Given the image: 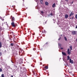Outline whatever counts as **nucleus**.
I'll list each match as a JSON object with an SVG mask.
<instances>
[{"label": "nucleus", "instance_id": "obj_22", "mask_svg": "<svg viewBox=\"0 0 77 77\" xmlns=\"http://www.w3.org/2000/svg\"><path fill=\"white\" fill-rule=\"evenodd\" d=\"M75 18H76V19H77V14H76L75 16Z\"/></svg>", "mask_w": 77, "mask_h": 77}, {"label": "nucleus", "instance_id": "obj_25", "mask_svg": "<svg viewBox=\"0 0 77 77\" xmlns=\"http://www.w3.org/2000/svg\"><path fill=\"white\" fill-rule=\"evenodd\" d=\"M66 2H68V0H65Z\"/></svg>", "mask_w": 77, "mask_h": 77}, {"label": "nucleus", "instance_id": "obj_13", "mask_svg": "<svg viewBox=\"0 0 77 77\" xmlns=\"http://www.w3.org/2000/svg\"><path fill=\"white\" fill-rule=\"evenodd\" d=\"M67 60H69V56H67Z\"/></svg>", "mask_w": 77, "mask_h": 77}, {"label": "nucleus", "instance_id": "obj_34", "mask_svg": "<svg viewBox=\"0 0 77 77\" xmlns=\"http://www.w3.org/2000/svg\"><path fill=\"white\" fill-rule=\"evenodd\" d=\"M33 50H34V49H33Z\"/></svg>", "mask_w": 77, "mask_h": 77}, {"label": "nucleus", "instance_id": "obj_2", "mask_svg": "<svg viewBox=\"0 0 77 77\" xmlns=\"http://www.w3.org/2000/svg\"><path fill=\"white\" fill-rule=\"evenodd\" d=\"M11 21L12 22H14L15 21V17H12V16H11Z\"/></svg>", "mask_w": 77, "mask_h": 77}, {"label": "nucleus", "instance_id": "obj_26", "mask_svg": "<svg viewBox=\"0 0 77 77\" xmlns=\"http://www.w3.org/2000/svg\"><path fill=\"white\" fill-rule=\"evenodd\" d=\"M73 18H74V16H73L72 18V19H73Z\"/></svg>", "mask_w": 77, "mask_h": 77}, {"label": "nucleus", "instance_id": "obj_24", "mask_svg": "<svg viewBox=\"0 0 77 77\" xmlns=\"http://www.w3.org/2000/svg\"><path fill=\"white\" fill-rule=\"evenodd\" d=\"M59 46H61V44H59Z\"/></svg>", "mask_w": 77, "mask_h": 77}, {"label": "nucleus", "instance_id": "obj_12", "mask_svg": "<svg viewBox=\"0 0 77 77\" xmlns=\"http://www.w3.org/2000/svg\"><path fill=\"white\" fill-rule=\"evenodd\" d=\"M48 68V66H46L45 67V69H47Z\"/></svg>", "mask_w": 77, "mask_h": 77}, {"label": "nucleus", "instance_id": "obj_8", "mask_svg": "<svg viewBox=\"0 0 77 77\" xmlns=\"http://www.w3.org/2000/svg\"><path fill=\"white\" fill-rule=\"evenodd\" d=\"M62 54L64 56H66V53H65L63 52H62Z\"/></svg>", "mask_w": 77, "mask_h": 77}, {"label": "nucleus", "instance_id": "obj_7", "mask_svg": "<svg viewBox=\"0 0 77 77\" xmlns=\"http://www.w3.org/2000/svg\"><path fill=\"white\" fill-rule=\"evenodd\" d=\"M68 15L66 14H65V18H66V19L68 18Z\"/></svg>", "mask_w": 77, "mask_h": 77}, {"label": "nucleus", "instance_id": "obj_10", "mask_svg": "<svg viewBox=\"0 0 77 77\" xmlns=\"http://www.w3.org/2000/svg\"><path fill=\"white\" fill-rule=\"evenodd\" d=\"M55 5L56 4H55V3H54L52 5V8H54V7H55Z\"/></svg>", "mask_w": 77, "mask_h": 77}, {"label": "nucleus", "instance_id": "obj_21", "mask_svg": "<svg viewBox=\"0 0 77 77\" xmlns=\"http://www.w3.org/2000/svg\"><path fill=\"white\" fill-rule=\"evenodd\" d=\"M49 15H51V16H53V13H51L50 14H49Z\"/></svg>", "mask_w": 77, "mask_h": 77}, {"label": "nucleus", "instance_id": "obj_1", "mask_svg": "<svg viewBox=\"0 0 77 77\" xmlns=\"http://www.w3.org/2000/svg\"><path fill=\"white\" fill-rule=\"evenodd\" d=\"M11 26L13 27H16L17 26H18V25L17 24H15L14 22H12L11 23Z\"/></svg>", "mask_w": 77, "mask_h": 77}, {"label": "nucleus", "instance_id": "obj_30", "mask_svg": "<svg viewBox=\"0 0 77 77\" xmlns=\"http://www.w3.org/2000/svg\"><path fill=\"white\" fill-rule=\"evenodd\" d=\"M60 36H62V34H61Z\"/></svg>", "mask_w": 77, "mask_h": 77}, {"label": "nucleus", "instance_id": "obj_15", "mask_svg": "<svg viewBox=\"0 0 77 77\" xmlns=\"http://www.w3.org/2000/svg\"><path fill=\"white\" fill-rule=\"evenodd\" d=\"M2 47V42H0V48Z\"/></svg>", "mask_w": 77, "mask_h": 77}, {"label": "nucleus", "instance_id": "obj_32", "mask_svg": "<svg viewBox=\"0 0 77 77\" xmlns=\"http://www.w3.org/2000/svg\"><path fill=\"white\" fill-rule=\"evenodd\" d=\"M61 49H63V48H61Z\"/></svg>", "mask_w": 77, "mask_h": 77}, {"label": "nucleus", "instance_id": "obj_37", "mask_svg": "<svg viewBox=\"0 0 77 77\" xmlns=\"http://www.w3.org/2000/svg\"><path fill=\"white\" fill-rule=\"evenodd\" d=\"M7 25L8 26V24H7Z\"/></svg>", "mask_w": 77, "mask_h": 77}, {"label": "nucleus", "instance_id": "obj_31", "mask_svg": "<svg viewBox=\"0 0 77 77\" xmlns=\"http://www.w3.org/2000/svg\"><path fill=\"white\" fill-rule=\"evenodd\" d=\"M48 44V42H46V44Z\"/></svg>", "mask_w": 77, "mask_h": 77}, {"label": "nucleus", "instance_id": "obj_6", "mask_svg": "<svg viewBox=\"0 0 77 77\" xmlns=\"http://www.w3.org/2000/svg\"><path fill=\"white\" fill-rule=\"evenodd\" d=\"M70 63H73L74 62L73 60H71V59H70Z\"/></svg>", "mask_w": 77, "mask_h": 77}, {"label": "nucleus", "instance_id": "obj_14", "mask_svg": "<svg viewBox=\"0 0 77 77\" xmlns=\"http://www.w3.org/2000/svg\"><path fill=\"white\" fill-rule=\"evenodd\" d=\"M69 48L70 49V51H71L72 50V46H71L69 47Z\"/></svg>", "mask_w": 77, "mask_h": 77}, {"label": "nucleus", "instance_id": "obj_35", "mask_svg": "<svg viewBox=\"0 0 77 77\" xmlns=\"http://www.w3.org/2000/svg\"><path fill=\"white\" fill-rule=\"evenodd\" d=\"M70 19H71V18H70Z\"/></svg>", "mask_w": 77, "mask_h": 77}, {"label": "nucleus", "instance_id": "obj_38", "mask_svg": "<svg viewBox=\"0 0 77 77\" xmlns=\"http://www.w3.org/2000/svg\"><path fill=\"white\" fill-rule=\"evenodd\" d=\"M70 12H71V11H70Z\"/></svg>", "mask_w": 77, "mask_h": 77}, {"label": "nucleus", "instance_id": "obj_19", "mask_svg": "<svg viewBox=\"0 0 77 77\" xmlns=\"http://www.w3.org/2000/svg\"><path fill=\"white\" fill-rule=\"evenodd\" d=\"M0 72H2V69L0 68Z\"/></svg>", "mask_w": 77, "mask_h": 77}, {"label": "nucleus", "instance_id": "obj_29", "mask_svg": "<svg viewBox=\"0 0 77 77\" xmlns=\"http://www.w3.org/2000/svg\"><path fill=\"white\" fill-rule=\"evenodd\" d=\"M75 28H76V29H77V26H76L75 27Z\"/></svg>", "mask_w": 77, "mask_h": 77}, {"label": "nucleus", "instance_id": "obj_28", "mask_svg": "<svg viewBox=\"0 0 77 77\" xmlns=\"http://www.w3.org/2000/svg\"><path fill=\"white\" fill-rule=\"evenodd\" d=\"M60 38H58V41H60Z\"/></svg>", "mask_w": 77, "mask_h": 77}, {"label": "nucleus", "instance_id": "obj_27", "mask_svg": "<svg viewBox=\"0 0 77 77\" xmlns=\"http://www.w3.org/2000/svg\"><path fill=\"white\" fill-rule=\"evenodd\" d=\"M61 37H59V39H61Z\"/></svg>", "mask_w": 77, "mask_h": 77}, {"label": "nucleus", "instance_id": "obj_18", "mask_svg": "<svg viewBox=\"0 0 77 77\" xmlns=\"http://www.w3.org/2000/svg\"><path fill=\"white\" fill-rule=\"evenodd\" d=\"M41 13L42 14H44V12H43L42 11L41 12Z\"/></svg>", "mask_w": 77, "mask_h": 77}, {"label": "nucleus", "instance_id": "obj_36", "mask_svg": "<svg viewBox=\"0 0 77 77\" xmlns=\"http://www.w3.org/2000/svg\"><path fill=\"white\" fill-rule=\"evenodd\" d=\"M0 54H2V53H0Z\"/></svg>", "mask_w": 77, "mask_h": 77}, {"label": "nucleus", "instance_id": "obj_9", "mask_svg": "<svg viewBox=\"0 0 77 77\" xmlns=\"http://www.w3.org/2000/svg\"><path fill=\"white\" fill-rule=\"evenodd\" d=\"M45 5L46 6H48V2H45Z\"/></svg>", "mask_w": 77, "mask_h": 77}, {"label": "nucleus", "instance_id": "obj_5", "mask_svg": "<svg viewBox=\"0 0 77 77\" xmlns=\"http://www.w3.org/2000/svg\"><path fill=\"white\" fill-rule=\"evenodd\" d=\"M72 15H74V13L72 12V11L71 12V13H70L69 17H70L72 16Z\"/></svg>", "mask_w": 77, "mask_h": 77}, {"label": "nucleus", "instance_id": "obj_23", "mask_svg": "<svg viewBox=\"0 0 77 77\" xmlns=\"http://www.w3.org/2000/svg\"><path fill=\"white\" fill-rule=\"evenodd\" d=\"M74 2V1H73L71 3V4H72V3H73V2Z\"/></svg>", "mask_w": 77, "mask_h": 77}, {"label": "nucleus", "instance_id": "obj_11", "mask_svg": "<svg viewBox=\"0 0 77 77\" xmlns=\"http://www.w3.org/2000/svg\"><path fill=\"white\" fill-rule=\"evenodd\" d=\"M42 33H45V30L44 29H43V30H42Z\"/></svg>", "mask_w": 77, "mask_h": 77}, {"label": "nucleus", "instance_id": "obj_39", "mask_svg": "<svg viewBox=\"0 0 77 77\" xmlns=\"http://www.w3.org/2000/svg\"><path fill=\"white\" fill-rule=\"evenodd\" d=\"M15 38V37H14V38Z\"/></svg>", "mask_w": 77, "mask_h": 77}, {"label": "nucleus", "instance_id": "obj_17", "mask_svg": "<svg viewBox=\"0 0 77 77\" xmlns=\"http://www.w3.org/2000/svg\"><path fill=\"white\" fill-rule=\"evenodd\" d=\"M64 39L65 41H67V38H66V37H64Z\"/></svg>", "mask_w": 77, "mask_h": 77}, {"label": "nucleus", "instance_id": "obj_3", "mask_svg": "<svg viewBox=\"0 0 77 77\" xmlns=\"http://www.w3.org/2000/svg\"><path fill=\"white\" fill-rule=\"evenodd\" d=\"M76 33H77V31H74L72 32L71 34L72 35H74L76 34Z\"/></svg>", "mask_w": 77, "mask_h": 77}, {"label": "nucleus", "instance_id": "obj_16", "mask_svg": "<svg viewBox=\"0 0 77 77\" xmlns=\"http://www.w3.org/2000/svg\"><path fill=\"white\" fill-rule=\"evenodd\" d=\"M1 77H5V76H4V74H2L1 75Z\"/></svg>", "mask_w": 77, "mask_h": 77}, {"label": "nucleus", "instance_id": "obj_20", "mask_svg": "<svg viewBox=\"0 0 77 77\" xmlns=\"http://www.w3.org/2000/svg\"><path fill=\"white\" fill-rule=\"evenodd\" d=\"M11 46H14V44L13 43H11Z\"/></svg>", "mask_w": 77, "mask_h": 77}, {"label": "nucleus", "instance_id": "obj_4", "mask_svg": "<svg viewBox=\"0 0 77 77\" xmlns=\"http://www.w3.org/2000/svg\"><path fill=\"white\" fill-rule=\"evenodd\" d=\"M71 51H69V49L68 48L67 50V53L69 54V55H70V54H71Z\"/></svg>", "mask_w": 77, "mask_h": 77}, {"label": "nucleus", "instance_id": "obj_33", "mask_svg": "<svg viewBox=\"0 0 77 77\" xmlns=\"http://www.w3.org/2000/svg\"><path fill=\"white\" fill-rule=\"evenodd\" d=\"M11 77H13V75H11Z\"/></svg>", "mask_w": 77, "mask_h": 77}]
</instances>
